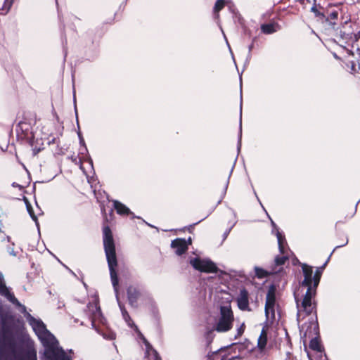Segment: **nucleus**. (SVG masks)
<instances>
[{"mask_svg": "<svg viewBox=\"0 0 360 360\" xmlns=\"http://www.w3.org/2000/svg\"><path fill=\"white\" fill-rule=\"evenodd\" d=\"M103 245L110 272L112 283L115 290L117 291L118 279L115 271V268L117 266L115 247L111 231L108 227H105L103 229Z\"/></svg>", "mask_w": 360, "mask_h": 360, "instance_id": "f257e3e1", "label": "nucleus"}, {"mask_svg": "<svg viewBox=\"0 0 360 360\" xmlns=\"http://www.w3.org/2000/svg\"><path fill=\"white\" fill-rule=\"evenodd\" d=\"M233 321V314L230 304L221 306L219 314L215 320L214 330L219 333L227 332L232 328Z\"/></svg>", "mask_w": 360, "mask_h": 360, "instance_id": "f03ea898", "label": "nucleus"}, {"mask_svg": "<svg viewBox=\"0 0 360 360\" xmlns=\"http://www.w3.org/2000/svg\"><path fill=\"white\" fill-rule=\"evenodd\" d=\"M30 323L42 344L46 347L54 349L56 347L57 341L54 336L45 328L43 323L32 318L30 319Z\"/></svg>", "mask_w": 360, "mask_h": 360, "instance_id": "7ed1b4c3", "label": "nucleus"}, {"mask_svg": "<svg viewBox=\"0 0 360 360\" xmlns=\"http://www.w3.org/2000/svg\"><path fill=\"white\" fill-rule=\"evenodd\" d=\"M190 264L195 269L204 273H215L218 270L217 265L207 258L196 257L191 259Z\"/></svg>", "mask_w": 360, "mask_h": 360, "instance_id": "20e7f679", "label": "nucleus"}, {"mask_svg": "<svg viewBox=\"0 0 360 360\" xmlns=\"http://www.w3.org/2000/svg\"><path fill=\"white\" fill-rule=\"evenodd\" d=\"M302 270L304 279L302 283V286L307 287V288L312 287L313 289H316L319 283L321 273L316 271L314 276H312V267L307 264L302 265Z\"/></svg>", "mask_w": 360, "mask_h": 360, "instance_id": "39448f33", "label": "nucleus"}, {"mask_svg": "<svg viewBox=\"0 0 360 360\" xmlns=\"http://www.w3.org/2000/svg\"><path fill=\"white\" fill-rule=\"evenodd\" d=\"M275 292L276 288L274 285L270 286L266 295L265 304V314L267 320H273L275 319Z\"/></svg>", "mask_w": 360, "mask_h": 360, "instance_id": "423d86ee", "label": "nucleus"}, {"mask_svg": "<svg viewBox=\"0 0 360 360\" xmlns=\"http://www.w3.org/2000/svg\"><path fill=\"white\" fill-rule=\"evenodd\" d=\"M316 294V289H313L312 287H309L307 289L304 299L302 302V307L306 311L307 313H311L313 310V304L311 299Z\"/></svg>", "mask_w": 360, "mask_h": 360, "instance_id": "0eeeda50", "label": "nucleus"}, {"mask_svg": "<svg viewBox=\"0 0 360 360\" xmlns=\"http://www.w3.org/2000/svg\"><path fill=\"white\" fill-rule=\"evenodd\" d=\"M191 243V239L189 238L188 242L184 239L177 238L172 241V247L175 249L177 255H181L188 248V245Z\"/></svg>", "mask_w": 360, "mask_h": 360, "instance_id": "6e6552de", "label": "nucleus"}, {"mask_svg": "<svg viewBox=\"0 0 360 360\" xmlns=\"http://www.w3.org/2000/svg\"><path fill=\"white\" fill-rule=\"evenodd\" d=\"M136 330H137L139 335L143 340V342L146 346V355L148 360H160L158 357L157 352L151 347L148 342L146 340V338L143 336V335L139 331L138 328L135 326Z\"/></svg>", "mask_w": 360, "mask_h": 360, "instance_id": "1a4fd4ad", "label": "nucleus"}, {"mask_svg": "<svg viewBox=\"0 0 360 360\" xmlns=\"http://www.w3.org/2000/svg\"><path fill=\"white\" fill-rule=\"evenodd\" d=\"M238 306L241 310L248 309V292L245 290H241L240 292L238 298Z\"/></svg>", "mask_w": 360, "mask_h": 360, "instance_id": "9d476101", "label": "nucleus"}, {"mask_svg": "<svg viewBox=\"0 0 360 360\" xmlns=\"http://www.w3.org/2000/svg\"><path fill=\"white\" fill-rule=\"evenodd\" d=\"M113 206L117 213L120 215H127L131 214L130 210L125 205L118 200H113Z\"/></svg>", "mask_w": 360, "mask_h": 360, "instance_id": "9b49d317", "label": "nucleus"}, {"mask_svg": "<svg viewBox=\"0 0 360 360\" xmlns=\"http://www.w3.org/2000/svg\"><path fill=\"white\" fill-rule=\"evenodd\" d=\"M261 29L264 33L269 34L278 30L279 26L274 23L265 24L262 25Z\"/></svg>", "mask_w": 360, "mask_h": 360, "instance_id": "f8f14e48", "label": "nucleus"}, {"mask_svg": "<svg viewBox=\"0 0 360 360\" xmlns=\"http://www.w3.org/2000/svg\"><path fill=\"white\" fill-rule=\"evenodd\" d=\"M267 342V335L264 330H262L257 341V347L260 350H263Z\"/></svg>", "mask_w": 360, "mask_h": 360, "instance_id": "ddd939ff", "label": "nucleus"}, {"mask_svg": "<svg viewBox=\"0 0 360 360\" xmlns=\"http://www.w3.org/2000/svg\"><path fill=\"white\" fill-rule=\"evenodd\" d=\"M309 347L312 350L320 353V355H321L322 346L318 338L312 339L310 342Z\"/></svg>", "mask_w": 360, "mask_h": 360, "instance_id": "4468645a", "label": "nucleus"}, {"mask_svg": "<svg viewBox=\"0 0 360 360\" xmlns=\"http://www.w3.org/2000/svg\"><path fill=\"white\" fill-rule=\"evenodd\" d=\"M0 293L5 295L8 297L9 300L14 302L16 301L15 298L9 292L8 289L5 287V285L2 283L0 280Z\"/></svg>", "mask_w": 360, "mask_h": 360, "instance_id": "2eb2a0df", "label": "nucleus"}, {"mask_svg": "<svg viewBox=\"0 0 360 360\" xmlns=\"http://www.w3.org/2000/svg\"><path fill=\"white\" fill-rule=\"evenodd\" d=\"M24 201H25L26 208H27V210L29 214L30 215L32 219L36 222L37 226H38L37 219L36 215L34 214V212L32 208L31 205L30 204V202H28V200L26 198H24Z\"/></svg>", "mask_w": 360, "mask_h": 360, "instance_id": "dca6fc26", "label": "nucleus"}, {"mask_svg": "<svg viewBox=\"0 0 360 360\" xmlns=\"http://www.w3.org/2000/svg\"><path fill=\"white\" fill-rule=\"evenodd\" d=\"M255 272L256 276L259 278H265L268 275V272L266 271H265L263 269H261L259 267H255Z\"/></svg>", "mask_w": 360, "mask_h": 360, "instance_id": "f3484780", "label": "nucleus"}, {"mask_svg": "<svg viewBox=\"0 0 360 360\" xmlns=\"http://www.w3.org/2000/svg\"><path fill=\"white\" fill-rule=\"evenodd\" d=\"M225 5V0H217L215 5L214 10L215 12H219L220 10L223 8V7Z\"/></svg>", "mask_w": 360, "mask_h": 360, "instance_id": "a211bd4d", "label": "nucleus"}, {"mask_svg": "<svg viewBox=\"0 0 360 360\" xmlns=\"http://www.w3.org/2000/svg\"><path fill=\"white\" fill-rule=\"evenodd\" d=\"M276 237L278 239V243L280 250H281V252H283V241L284 239L283 238L281 233L278 231H276Z\"/></svg>", "mask_w": 360, "mask_h": 360, "instance_id": "6ab92c4d", "label": "nucleus"}, {"mask_svg": "<svg viewBox=\"0 0 360 360\" xmlns=\"http://www.w3.org/2000/svg\"><path fill=\"white\" fill-rule=\"evenodd\" d=\"M286 258L285 257H280V258H276V263L277 264H283L285 263V261Z\"/></svg>", "mask_w": 360, "mask_h": 360, "instance_id": "aec40b11", "label": "nucleus"}, {"mask_svg": "<svg viewBox=\"0 0 360 360\" xmlns=\"http://www.w3.org/2000/svg\"><path fill=\"white\" fill-rule=\"evenodd\" d=\"M350 63H351V67H350L351 72L353 73L356 71L355 64L354 62H350Z\"/></svg>", "mask_w": 360, "mask_h": 360, "instance_id": "412c9836", "label": "nucleus"}, {"mask_svg": "<svg viewBox=\"0 0 360 360\" xmlns=\"http://www.w3.org/2000/svg\"><path fill=\"white\" fill-rule=\"evenodd\" d=\"M79 139H80V143H81L82 146H85L84 139L81 137V136H80V134H79ZM84 148L86 149V147H84Z\"/></svg>", "mask_w": 360, "mask_h": 360, "instance_id": "4be33fe9", "label": "nucleus"}, {"mask_svg": "<svg viewBox=\"0 0 360 360\" xmlns=\"http://www.w3.org/2000/svg\"><path fill=\"white\" fill-rule=\"evenodd\" d=\"M123 316H124L125 320L127 321H128V319H129V318L128 315L127 314L126 311H123Z\"/></svg>", "mask_w": 360, "mask_h": 360, "instance_id": "5701e85b", "label": "nucleus"}, {"mask_svg": "<svg viewBox=\"0 0 360 360\" xmlns=\"http://www.w3.org/2000/svg\"><path fill=\"white\" fill-rule=\"evenodd\" d=\"M308 356H309L310 360H312L311 358V355L309 354H308Z\"/></svg>", "mask_w": 360, "mask_h": 360, "instance_id": "b1692460", "label": "nucleus"}, {"mask_svg": "<svg viewBox=\"0 0 360 360\" xmlns=\"http://www.w3.org/2000/svg\"><path fill=\"white\" fill-rule=\"evenodd\" d=\"M128 325L131 326V323L129 321Z\"/></svg>", "mask_w": 360, "mask_h": 360, "instance_id": "393cba45", "label": "nucleus"}]
</instances>
